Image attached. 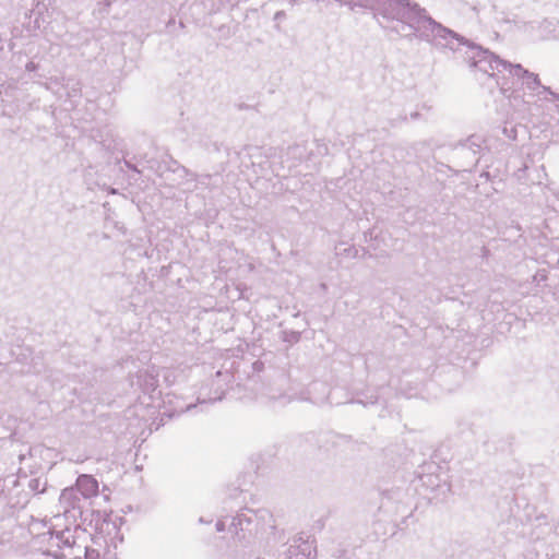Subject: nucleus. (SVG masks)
I'll return each mask as SVG.
<instances>
[{
    "instance_id": "f257e3e1",
    "label": "nucleus",
    "mask_w": 559,
    "mask_h": 559,
    "mask_svg": "<svg viewBox=\"0 0 559 559\" xmlns=\"http://www.w3.org/2000/svg\"><path fill=\"white\" fill-rule=\"evenodd\" d=\"M395 4L404 10V15L408 20L409 24L417 32L431 33L439 35L445 33L447 35H456L454 32L445 28L440 23L432 20L426 12V10L419 8L417 3L411 2L409 0H394Z\"/></svg>"
},
{
    "instance_id": "f03ea898",
    "label": "nucleus",
    "mask_w": 559,
    "mask_h": 559,
    "mask_svg": "<svg viewBox=\"0 0 559 559\" xmlns=\"http://www.w3.org/2000/svg\"><path fill=\"white\" fill-rule=\"evenodd\" d=\"M468 58L472 66L478 68L480 71L488 73L490 76L499 78L502 74L504 60H501L496 55L485 50L480 47H472Z\"/></svg>"
},
{
    "instance_id": "7ed1b4c3",
    "label": "nucleus",
    "mask_w": 559,
    "mask_h": 559,
    "mask_svg": "<svg viewBox=\"0 0 559 559\" xmlns=\"http://www.w3.org/2000/svg\"><path fill=\"white\" fill-rule=\"evenodd\" d=\"M75 487L85 499L96 497L99 491L97 479L87 474H82L78 477Z\"/></svg>"
},
{
    "instance_id": "20e7f679",
    "label": "nucleus",
    "mask_w": 559,
    "mask_h": 559,
    "mask_svg": "<svg viewBox=\"0 0 559 559\" xmlns=\"http://www.w3.org/2000/svg\"><path fill=\"white\" fill-rule=\"evenodd\" d=\"M509 74L513 79L520 81L526 73V70L521 64H512L506 61L502 70V74Z\"/></svg>"
},
{
    "instance_id": "39448f33",
    "label": "nucleus",
    "mask_w": 559,
    "mask_h": 559,
    "mask_svg": "<svg viewBox=\"0 0 559 559\" xmlns=\"http://www.w3.org/2000/svg\"><path fill=\"white\" fill-rule=\"evenodd\" d=\"M75 492L73 487L66 488L61 491L60 502L67 504V508H74Z\"/></svg>"
},
{
    "instance_id": "423d86ee",
    "label": "nucleus",
    "mask_w": 559,
    "mask_h": 559,
    "mask_svg": "<svg viewBox=\"0 0 559 559\" xmlns=\"http://www.w3.org/2000/svg\"><path fill=\"white\" fill-rule=\"evenodd\" d=\"M523 85H525L530 90H536L540 85V81L538 75L526 70L523 79L520 80Z\"/></svg>"
},
{
    "instance_id": "0eeeda50",
    "label": "nucleus",
    "mask_w": 559,
    "mask_h": 559,
    "mask_svg": "<svg viewBox=\"0 0 559 559\" xmlns=\"http://www.w3.org/2000/svg\"><path fill=\"white\" fill-rule=\"evenodd\" d=\"M85 559H100V555L96 549L87 548L85 551Z\"/></svg>"
},
{
    "instance_id": "6e6552de",
    "label": "nucleus",
    "mask_w": 559,
    "mask_h": 559,
    "mask_svg": "<svg viewBox=\"0 0 559 559\" xmlns=\"http://www.w3.org/2000/svg\"><path fill=\"white\" fill-rule=\"evenodd\" d=\"M144 377H145V379H148L147 382H148L150 386L152 388V390H154L157 386L156 377L148 374V373H145Z\"/></svg>"
},
{
    "instance_id": "1a4fd4ad",
    "label": "nucleus",
    "mask_w": 559,
    "mask_h": 559,
    "mask_svg": "<svg viewBox=\"0 0 559 559\" xmlns=\"http://www.w3.org/2000/svg\"><path fill=\"white\" fill-rule=\"evenodd\" d=\"M298 550H299V547H290L289 548V559H294V556L297 557L298 556Z\"/></svg>"
},
{
    "instance_id": "9d476101",
    "label": "nucleus",
    "mask_w": 559,
    "mask_h": 559,
    "mask_svg": "<svg viewBox=\"0 0 559 559\" xmlns=\"http://www.w3.org/2000/svg\"><path fill=\"white\" fill-rule=\"evenodd\" d=\"M35 69H36V66H35V63H34V62H28V63L26 64V70H27V71H34Z\"/></svg>"
},
{
    "instance_id": "9b49d317",
    "label": "nucleus",
    "mask_w": 559,
    "mask_h": 559,
    "mask_svg": "<svg viewBox=\"0 0 559 559\" xmlns=\"http://www.w3.org/2000/svg\"><path fill=\"white\" fill-rule=\"evenodd\" d=\"M49 539H50V542H51V543H58V540H59V535H52V534H51V535H50V537H49Z\"/></svg>"
},
{
    "instance_id": "f8f14e48",
    "label": "nucleus",
    "mask_w": 559,
    "mask_h": 559,
    "mask_svg": "<svg viewBox=\"0 0 559 559\" xmlns=\"http://www.w3.org/2000/svg\"><path fill=\"white\" fill-rule=\"evenodd\" d=\"M515 133H516L515 129H511V131H509V133H508V136L510 139H515Z\"/></svg>"
},
{
    "instance_id": "ddd939ff",
    "label": "nucleus",
    "mask_w": 559,
    "mask_h": 559,
    "mask_svg": "<svg viewBox=\"0 0 559 559\" xmlns=\"http://www.w3.org/2000/svg\"><path fill=\"white\" fill-rule=\"evenodd\" d=\"M217 530L218 531L223 530V525H221V523H217Z\"/></svg>"
}]
</instances>
